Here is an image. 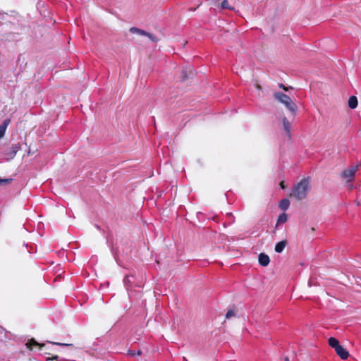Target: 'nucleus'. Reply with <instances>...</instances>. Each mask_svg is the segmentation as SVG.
<instances>
[{"instance_id":"f257e3e1","label":"nucleus","mask_w":361,"mask_h":361,"mask_svg":"<svg viewBox=\"0 0 361 361\" xmlns=\"http://www.w3.org/2000/svg\"><path fill=\"white\" fill-rule=\"evenodd\" d=\"M310 189V184L308 178H304L297 183L292 190L290 196H293L297 200L305 199Z\"/></svg>"},{"instance_id":"f03ea898","label":"nucleus","mask_w":361,"mask_h":361,"mask_svg":"<svg viewBox=\"0 0 361 361\" xmlns=\"http://www.w3.org/2000/svg\"><path fill=\"white\" fill-rule=\"evenodd\" d=\"M328 344L330 347L334 349L337 355L342 360L348 359L349 357L348 351L340 344L339 341L337 338L330 337L328 339Z\"/></svg>"},{"instance_id":"7ed1b4c3","label":"nucleus","mask_w":361,"mask_h":361,"mask_svg":"<svg viewBox=\"0 0 361 361\" xmlns=\"http://www.w3.org/2000/svg\"><path fill=\"white\" fill-rule=\"evenodd\" d=\"M274 97L276 100L283 104L290 111L294 114L296 112L298 106L290 97L282 92H276L274 94Z\"/></svg>"},{"instance_id":"20e7f679","label":"nucleus","mask_w":361,"mask_h":361,"mask_svg":"<svg viewBox=\"0 0 361 361\" xmlns=\"http://www.w3.org/2000/svg\"><path fill=\"white\" fill-rule=\"evenodd\" d=\"M358 166H352L350 168L345 169L342 173V177L347 180V183L354 180L355 175L357 171Z\"/></svg>"},{"instance_id":"39448f33","label":"nucleus","mask_w":361,"mask_h":361,"mask_svg":"<svg viewBox=\"0 0 361 361\" xmlns=\"http://www.w3.org/2000/svg\"><path fill=\"white\" fill-rule=\"evenodd\" d=\"M19 149L20 147L18 145H13L11 147H10L7 152L5 153L6 155L8 157V159H13L16 156Z\"/></svg>"},{"instance_id":"423d86ee","label":"nucleus","mask_w":361,"mask_h":361,"mask_svg":"<svg viewBox=\"0 0 361 361\" xmlns=\"http://www.w3.org/2000/svg\"><path fill=\"white\" fill-rule=\"evenodd\" d=\"M258 261L261 266L267 267L270 262V259L267 254L260 253L258 257Z\"/></svg>"},{"instance_id":"0eeeda50","label":"nucleus","mask_w":361,"mask_h":361,"mask_svg":"<svg viewBox=\"0 0 361 361\" xmlns=\"http://www.w3.org/2000/svg\"><path fill=\"white\" fill-rule=\"evenodd\" d=\"M26 347L29 350H32L34 346H38L39 348H42L45 346L44 343H39L37 341H36L34 338L30 339L25 344Z\"/></svg>"},{"instance_id":"6e6552de","label":"nucleus","mask_w":361,"mask_h":361,"mask_svg":"<svg viewBox=\"0 0 361 361\" xmlns=\"http://www.w3.org/2000/svg\"><path fill=\"white\" fill-rule=\"evenodd\" d=\"M11 123V119L7 118L0 125V139L2 138L6 133V128Z\"/></svg>"},{"instance_id":"1a4fd4ad","label":"nucleus","mask_w":361,"mask_h":361,"mask_svg":"<svg viewBox=\"0 0 361 361\" xmlns=\"http://www.w3.org/2000/svg\"><path fill=\"white\" fill-rule=\"evenodd\" d=\"M283 126L285 131L287 133L288 137H290V129H291V125L289 121L287 119L286 117H284L283 118Z\"/></svg>"},{"instance_id":"9d476101","label":"nucleus","mask_w":361,"mask_h":361,"mask_svg":"<svg viewBox=\"0 0 361 361\" xmlns=\"http://www.w3.org/2000/svg\"><path fill=\"white\" fill-rule=\"evenodd\" d=\"M287 245L286 240H281L276 243L275 246V251L278 253L281 252Z\"/></svg>"},{"instance_id":"9b49d317","label":"nucleus","mask_w":361,"mask_h":361,"mask_svg":"<svg viewBox=\"0 0 361 361\" xmlns=\"http://www.w3.org/2000/svg\"><path fill=\"white\" fill-rule=\"evenodd\" d=\"M357 99L355 96H351L348 100V106L350 109H355L357 106Z\"/></svg>"},{"instance_id":"f8f14e48","label":"nucleus","mask_w":361,"mask_h":361,"mask_svg":"<svg viewBox=\"0 0 361 361\" xmlns=\"http://www.w3.org/2000/svg\"><path fill=\"white\" fill-rule=\"evenodd\" d=\"M290 202L288 199H283L279 202V208L282 210H286L289 207Z\"/></svg>"},{"instance_id":"ddd939ff","label":"nucleus","mask_w":361,"mask_h":361,"mask_svg":"<svg viewBox=\"0 0 361 361\" xmlns=\"http://www.w3.org/2000/svg\"><path fill=\"white\" fill-rule=\"evenodd\" d=\"M221 8L222 9H229V10H231V11L234 10V8L229 5V3H228V0H224L221 2Z\"/></svg>"},{"instance_id":"4468645a","label":"nucleus","mask_w":361,"mask_h":361,"mask_svg":"<svg viewBox=\"0 0 361 361\" xmlns=\"http://www.w3.org/2000/svg\"><path fill=\"white\" fill-rule=\"evenodd\" d=\"M130 31L132 32H137L140 35H145V36H147V32L143 30H140V29H138V28H136V27H132L130 29Z\"/></svg>"},{"instance_id":"2eb2a0df","label":"nucleus","mask_w":361,"mask_h":361,"mask_svg":"<svg viewBox=\"0 0 361 361\" xmlns=\"http://www.w3.org/2000/svg\"><path fill=\"white\" fill-rule=\"evenodd\" d=\"M288 217L285 213L281 214L278 218V222L279 223H285L287 221Z\"/></svg>"},{"instance_id":"dca6fc26","label":"nucleus","mask_w":361,"mask_h":361,"mask_svg":"<svg viewBox=\"0 0 361 361\" xmlns=\"http://www.w3.org/2000/svg\"><path fill=\"white\" fill-rule=\"evenodd\" d=\"M50 343L54 345H59V346L71 347V346L73 345L72 343H59V342H50Z\"/></svg>"},{"instance_id":"f3484780","label":"nucleus","mask_w":361,"mask_h":361,"mask_svg":"<svg viewBox=\"0 0 361 361\" xmlns=\"http://www.w3.org/2000/svg\"><path fill=\"white\" fill-rule=\"evenodd\" d=\"M234 316H235V312L232 310H228L226 314V318L230 319L231 317H234Z\"/></svg>"},{"instance_id":"a211bd4d","label":"nucleus","mask_w":361,"mask_h":361,"mask_svg":"<svg viewBox=\"0 0 361 361\" xmlns=\"http://www.w3.org/2000/svg\"><path fill=\"white\" fill-rule=\"evenodd\" d=\"M147 37H149L152 42H156L158 41L157 37L149 32H147Z\"/></svg>"},{"instance_id":"6ab92c4d","label":"nucleus","mask_w":361,"mask_h":361,"mask_svg":"<svg viewBox=\"0 0 361 361\" xmlns=\"http://www.w3.org/2000/svg\"><path fill=\"white\" fill-rule=\"evenodd\" d=\"M12 179H8V178H5V179H2V178H0V185H3V184H6V183H9L11 181Z\"/></svg>"},{"instance_id":"aec40b11","label":"nucleus","mask_w":361,"mask_h":361,"mask_svg":"<svg viewBox=\"0 0 361 361\" xmlns=\"http://www.w3.org/2000/svg\"><path fill=\"white\" fill-rule=\"evenodd\" d=\"M58 358H59V356L56 355H53L51 358L48 357L47 359V360H58Z\"/></svg>"},{"instance_id":"412c9836","label":"nucleus","mask_w":361,"mask_h":361,"mask_svg":"<svg viewBox=\"0 0 361 361\" xmlns=\"http://www.w3.org/2000/svg\"><path fill=\"white\" fill-rule=\"evenodd\" d=\"M279 87L280 88H282L283 90H284L285 91H288V87H286L283 84H280L279 85Z\"/></svg>"},{"instance_id":"4be33fe9","label":"nucleus","mask_w":361,"mask_h":361,"mask_svg":"<svg viewBox=\"0 0 361 361\" xmlns=\"http://www.w3.org/2000/svg\"><path fill=\"white\" fill-rule=\"evenodd\" d=\"M279 185H280L281 188H282V189H285L286 188V185H285V183H284L283 180L280 182Z\"/></svg>"},{"instance_id":"5701e85b","label":"nucleus","mask_w":361,"mask_h":361,"mask_svg":"<svg viewBox=\"0 0 361 361\" xmlns=\"http://www.w3.org/2000/svg\"><path fill=\"white\" fill-rule=\"evenodd\" d=\"M128 355H130L134 356V355H136V353H135V351H133V350H129V352H128Z\"/></svg>"},{"instance_id":"b1692460","label":"nucleus","mask_w":361,"mask_h":361,"mask_svg":"<svg viewBox=\"0 0 361 361\" xmlns=\"http://www.w3.org/2000/svg\"><path fill=\"white\" fill-rule=\"evenodd\" d=\"M348 188L349 190H352L353 188V185L352 183L348 185Z\"/></svg>"},{"instance_id":"393cba45","label":"nucleus","mask_w":361,"mask_h":361,"mask_svg":"<svg viewBox=\"0 0 361 361\" xmlns=\"http://www.w3.org/2000/svg\"><path fill=\"white\" fill-rule=\"evenodd\" d=\"M256 88H257V89H258V90H261V89H262V87L260 86V85L257 84V85H256Z\"/></svg>"},{"instance_id":"a878e982","label":"nucleus","mask_w":361,"mask_h":361,"mask_svg":"<svg viewBox=\"0 0 361 361\" xmlns=\"http://www.w3.org/2000/svg\"><path fill=\"white\" fill-rule=\"evenodd\" d=\"M44 354H47V355H51V353L50 352V350H48V351H45V352H44Z\"/></svg>"},{"instance_id":"bb28decb","label":"nucleus","mask_w":361,"mask_h":361,"mask_svg":"<svg viewBox=\"0 0 361 361\" xmlns=\"http://www.w3.org/2000/svg\"><path fill=\"white\" fill-rule=\"evenodd\" d=\"M355 202L357 206H360L361 204L360 201H355Z\"/></svg>"},{"instance_id":"cd10ccee","label":"nucleus","mask_w":361,"mask_h":361,"mask_svg":"<svg viewBox=\"0 0 361 361\" xmlns=\"http://www.w3.org/2000/svg\"><path fill=\"white\" fill-rule=\"evenodd\" d=\"M142 354V351L141 350H138L136 353V355H140Z\"/></svg>"},{"instance_id":"c85d7f7f","label":"nucleus","mask_w":361,"mask_h":361,"mask_svg":"<svg viewBox=\"0 0 361 361\" xmlns=\"http://www.w3.org/2000/svg\"><path fill=\"white\" fill-rule=\"evenodd\" d=\"M285 361H289V358L288 357H285Z\"/></svg>"}]
</instances>
